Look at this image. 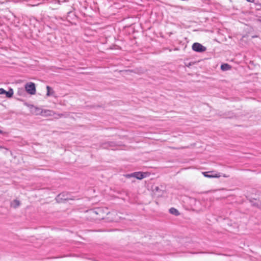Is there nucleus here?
<instances>
[{"label": "nucleus", "instance_id": "1", "mask_svg": "<svg viewBox=\"0 0 261 261\" xmlns=\"http://www.w3.org/2000/svg\"><path fill=\"white\" fill-rule=\"evenodd\" d=\"M27 92L31 95L35 94L36 93V87L34 83L30 82L27 83L25 86Z\"/></svg>", "mask_w": 261, "mask_h": 261}, {"label": "nucleus", "instance_id": "2", "mask_svg": "<svg viewBox=\"0 0 261 261\" xmlns=\"http://www.w3.org/2000/svg\"><path fill=\"white\" fill-rule=\"evenodd\" d=\"M192 47L193 50L199 53L205 51L206 49L205 46L199 43H193Z\"/></svg>", "mask_w": 261, "mask_h": 261}, {"label": "nucleus", "instance_id": "3", "mask_svg": "<svg viewBox=\"0 0 261 261\" xmlns=\"http://www.w3.org/2000/svg\"><path fill=\"white\" fill-rule=\"evenodd\" d=\"M202 174L205 177H208V178H213V177H219L221 176L220 174L215 173L214 174L212 172H203Z\"/></svg>", "mask_w": 261, "mask_h": 261}, {"label": "nucleus", "instance_id": "4", "mask_svg": "<svg viewBox=\"0 0 261 261\" xmlns=\"http://www.w3.org/2000/svg\"><path fill=\"white\" fill-rule=\"evenodd\" d=\"M145 173H142L140 172H135L132 174V176L138 179H142L145 177L144 175Z\"/></svg>", "mask_w": 261, "mask_h": 261}, {"label": "nucleus", "instance_id": "5", "mask_svg": "<svg viewBox=\"0 0 261 261\" xmlns=\"http://www.w3.org/2000/svg\"><path fill=\"white\" fill-rule=\"evenodd\" d=\"M221 69L223 71H227L231 69V66L229 64L225 63L221 65Z\"/></svg>", "mask_w": 261, "mask_h": 261}, {"label": "nucleus", "instance_id": "6", "mask_svg": "<svg viewBox=\"0 0 261 261\" xmlns=\"http://www.w3.org/2000/svg\"><path fill=\"white\" fill-rule=\"evenodd\" d=\"M67 197H64V193L60 194L58 195L57 197V200L58 201H61L64 200H66L67 199Z\"/></svg>", "mask_w": 261, "mask_h": 261}, {"label": "nucleus", "instance_id": "7", "mask_svg": "<svg viewBox=\"0 0 261 261\" xmlns=\"http://www.w3.org/2000/svg\"><path fill=\"white\" fill-rule=\"evenodd\" d=\"M46 89H47L46 95L47 96H50L53 95V94L54 93V91L51 87H50L49 86H47L46 87Z\"/></svg>", "mask_w": 261, "mask_h": 261}, {"label": "nucleus", "instance_id": "8", "mask_svg": "<svg viewBox=\"0 0 261 261\" xmlns=\"http://www.w3.org/2000/svg\"><path fill=\"white\" fill-rule=\"evenodd\" d=\"M20 205V202L17 199L14 200L11 203V206L14 208H16Z\"/></svg>", "mask_w": 261, "mask_h": 261}, {"label": "nucleus", "instance_id": "9", "mask_svg": "<svg viewBox=\"0 0 261 261\" xmlns=\"http://www.w3.org/2000/svg\"><path fill=\"white\" fill-rule=\"evenodd\" d=\"M169 212L175 216H178L179 215V213L178 210L173 207H172L169 210Z\"/></svg>", "mask_w": 261, "mask_h": 261}, {"label": "nucleus", "instance_id": "10", "mask_svg": "<svg viewBox=\"0 0 261 261\" xmlns=\"http://www.w3.org/2000/svg\"><path fill=\"white\" fill-rule=\"evenodd\" d=\"M6 97L8 98H11L12 97L13 95V90L12 89L10 88L8 91H6L5 93Z\"/></svg>", "mask_w": 261, "mask_h": 261}, {"label": "nucleus", "instance_id": "11", "mask_svg": "<svg viewBox=\"0 0 261 261\" xmlns=\"http://www.w3.org/2000/svg\"><path fill=\"white\" fill-rule=\"evenodd\" d=\"M6 91L3 88H0V94H5Z\"/></svg>", "mask_w": 261, "mask_h": 261}, {"label": "nucleus", "instance_id": "12", "mask_svg": "<svg viewBox=\"0 0 261 261\" xmlns=\"http://www.w3.org/2000/svg\"><path fill=\"white\" fill-rule=\"evenodd\" d=\"M47 115L50 116H54L55 114H56L54 112L51 111H47Z\"/></svg>", "mask_w": 261, "mask_h": 261}, {"label": "nucleus", "instance_id": "13", "mask_svg": "<svg viewBox=\"0 0 261 261\" xmlns=\"http://www.w3.org/2000/svg\"><path fill=\"white\" fill-rule=\"evenodd\" d=\"M56 115H57V116H55V118H59L62 117L63 115L62 114H56Z\"/></svg>", "mask_w": 261, "mask_h": 261}, {"label": "nucleus", "instance_id": "14", "mask_svg": "<svg viewBox=\"0 0 261 261\" xmlns=\"http://www.w3.org/2000/svg\"><path fill=\"white\" fill-rule=\"evenodd\" d=\"M247 2H250V3H254V0H246Z\"/></svg>", "mask_w": 261, "mask_h": 261}, {"label": "nucleus", "instance_id": "15", "mask_svg": "<svg viewBox=\"0 0 261 261\" xmlns=\"http://www.w3.org/2000/svg\"><path fill=\"white\" fill-rule=\"evenodd\" d=\"M156 191H158L159 190V187H156L154 189Z\"/></svg>", "mask_w": 261, "mask_h": 261}, {"label": "nucleus", "instance_id": "16", "mask_svg": "<svg viewBox=\"0 0 261 261\" xmlns=\"http://www.w3.org/2000/svg\"><path fill=\"white\" fill-rule=\"evenodd\" d=\"M223 177H228V176H227V175H223Z\"/></svg>", "mask_w": 261, "mask_h": 261}, {"label": "nucleus", "instance_id": "17", "mask_svg": "<svg viewBox=\"0 0 261 261\" xmlns=\"http://www.w3.org/2000/svg\"><path fill=\"white\" fill-rule=\"evenodd\" d=\"M3 132L2 130H0V134H3Z\"/></svg>", "mask_w": 261, "mask_h": 261}, {"label": "nucleus", "instance_id": "18", "mask_svg": "<svg viewBox=\"0 0 261 261\" xmlns=\"http://www.w3.org/2000/svg\"><path fill=\"white\" fill-rule=\"evenodd\" d=\"M3 147L1 146H0V148H3Z\"/></svg>", "mask_w": 261, "mask_h": 261}]
</instances>
